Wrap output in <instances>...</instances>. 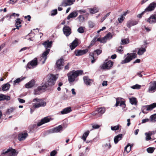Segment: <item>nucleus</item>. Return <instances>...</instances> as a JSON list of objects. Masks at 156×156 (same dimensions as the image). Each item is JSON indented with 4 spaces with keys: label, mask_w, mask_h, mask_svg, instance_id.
Here are the masks:
<instances>
[{
    "label": "nucleus",
    "mask_w": 156,
    "mask_h": 156,
    "mask_svg": "<svg viewBox=\"0 0 156 156\" xmlns=\"http://www.w3.org/2000/svg\"><path fill=\"white\" fill-rule=\"evenodd\" d=\"M46 50L44 51L42 54L41 56L40 57V61H41L42 64H44L47 58V55L49 54L50 51V48H51L52 45L51 41H47L44 42L43 44Z\"/></svg>",
    "instance_id": "nucleus-1"
},
{
    "label": "nucleus",
    "mask_w": 156,
    "mask_h": 156,
    "mask_svg": "<svg viewBox=\"0 0 156 156\" xmlns=\"http://www.w3.org/2000/svg\"><path fill=\"white\" fill-rule=\"evenodd\" d=\"M83 73L82 70H79L76 71L73 70L67 74L68 80L70 83L73 82L75 78L80 75H81Z\"/></svg>",
    "instance_id": "nucleus-2"
},
{
    "label": "nucleus",
    "mask_w": 156,
    "mask_h": 156,
    "mask_svg": "<svg viewBox=\"0 0 156 156\" xmlns=\"http://www.w3.org/2000/svg\"><path fill=\"white\" fill-rule=\"evenodd\" d=\"M57 78L55 75L51 74L48 76V80L43 85L45 86L46 88L48 86L54 85Z\"/></svg>",
    "instance_id": "nucleus-3"
},
{
    "label": "nucleus",
    "mask_w": 156,
    "mask_h": 156,
    "mask_svg": "<svg viewBox=\"0 0 156 156\" xmlns=\"http://www.w3.org/2000/svg\"><path fill=\"white\" fill-rule=\"evenodd\" d=\"M32 101L34 102L33 106L34 108H38L41 107H44L46 105V103L43 100L37 98L33 99Z\"/></svg>",
    "instance_id": "nucleus-4"
},
{
    "label": "nucleus",
    "mask_w": 156,
    "mask_h": 156,
    "mask_svg": "<svg viewBox=\"0 0 156 156\" xmlns=\"http://www.w3.org/2000/svg\"><path fill=\"white\" fill-rule=\"evenodd\" d=\"M18 154L16 152V151L13 149L9 148L7 150H3L2 152V154H6L8 156H16Z\"/></svg>",
    "instance_id": "nucleus-5"
},
{
    "label": "nucleus",
    "mask_w": 156,
    "mask_h": 156,
    "mask_svg": "<svg viewBox=\"0 0 156 156\" xmlns=\"http://www.w3.org/2000/svg\"><path fill=\"white\" fill-rule=\"evenodd\" d=\"M128 56L125 59L122 60L121 64H125L129 62L132 59L136 57V54L134 53H128Z\"/></svg>",
    "instance_id": "nucleus-6"
},
{
    "label": "nucleus",
    "mask_w": 156,
    "mask_h": 156,
    "mask_svg": "<svg viewBox=\"0 0 156 156\" xmlns=\"http://www.w3.org/2000/svg\"><path fill=\"white\" fill-rule=\"evenodd\" d=\"M155 107H156V103H153L150 105L144 106L142 108V112L144 114H146L147 113V111L151 110Z\"/></svg>",
    "instance_id": "nucleus-7"
},
{
    "label": "nucleus",
    "mask_w": 156,
    "mask_h": 156,
    "mask_svg": "<svg viewBox=\"0 0 156 156\" xmlns=\"http://www.w3.org/2000/svg\"><path fill=\"white\" fill-rule=\"evenodd\" d=\"M105 112V109L104 108H97L94 112H92V115H96L97 117L100 116Z\"/></svg>",
    "instance_id": "nucleus-8"
},
{
    "label": "nucleus",
    "mask_w": 156,
    "mask_h": 156,
    "mask_svg": "<svg viewBox=\"0 0 156 156\" xmlns=\"http://www.w3.org/2000/svg\"><path fill=\"white\" fill-rule=\"evenodd\" d=\"M156 91V81L151 82L150 83L148 91L150 93H152Z\"/></svg>",
    "instance_id": "nucleus-9"
},
{
    "label": "nucleus",
    "mask_w": 156,
    "mask_h": 156,
    "mask_svg": "<svg viewBox=\"0 0 156 156\" xmlns=\"http://www.w3.org/2000/svg\"><path fill=\"white\" fill-rule=\"evenodd\" d=\"M113 62L111 61L106 62H104L103 64L100 66L101 69H108L112 66Z\"/></svg>",
    "instance_id": "nucleus-10"
},
{
    "label": "nucleus",
    "mask_w": 156,
    "mask_h": 156,
    "mask_svg": "<svg viewBox=\"0 0 156 156\" xmlns=\"http://www.w3.org/2000/svg\"><path fill=\"white\" fill-rule=\"evenodd\" d=\"M46 89V87L43 85L41 86H40L34 90V94L35 95H39L42 92Z\"/></svg>",
    "instance_id": "nucleus-11"
},
{
    "label": "nucleus",
    "mask_w": 156,
    "mask_h": 156,
    "mask_svg": "<svg viewBox=\"0 0 156 156\" xmlns=\"http://www.w3.org/2000/svg\"><path fill=\"white\" fill-rule=\"evenodd\" d=\"M37 65V58H35L32 60L31 61L29 62L27 65V67L31 69L33 68L34 66H36Z\"/></svg>",
    "instance_id": "nucleus-12"
},
{
    "label": "nucleus",
    "mask_w": 156,
    "mask_h": 156,
    "mask_svg": "<svg viewBox=\"0 0 156 156\" xmlns=\"http://www.w3.org/2000/svg\"><path fill=\"white\" fill-rule=\"evenodd\" d=\"M119 105L123 108H125L126 107L125 102L122 101L121 98H116V103L115 106L117 107Z\"/></svg>",
    "instance_id": "nucleus-13"
},
{
    "label": "nucleus",
    "mask_w": 156,
    "mask_h": 156,
    "mask_svg": "<svg viewBox=\"0 0 156 156\" xmlns=\"http://www.w3.org/2000/svg\"><path fill=\"white\" fill-rule=\"evenodd\" d=\"M64 60L62 58H61L56 62V68L60 69L63 68L64 65Z\"/></svg>",
    "instance_id": "nucleus-14"
},
{
    "label": "nucleus",
    "mask_w": 156,
    "mask_h": 156,
    "mask_svg": "<svg viewBox=\"0 0 156 156\" xmlns=\"http://www.w3.org/2000/svg\"><path fill=\"white\" fill-rule=\"evenodd\" d=\"M51 119V118L50 117H45L44 118V119H42L41 120V121L40 122H39L38 123L37 126H39L44 123L48 122H49L50 121ZM34 126H36V124L34 125Z\"/></svg>",
    "instance_id": "nucleus-15"
},
{
    "label": "nucleus",
    "mask_w": 156,
    "mask_h": 156,
    "mask_svg": "<svg viewBox=\"0 0 156 156\" xmlns=\"http://www.w3.org/2000/svg\"><path fill=\"white\" fill-rule=\"evenodd\" d=\"M75 1V0H63L61 5L64 7L70 5H72Z\"/></svg>",
    "instance_id": "nucleus-16"
},
{
    "label": "nucleus",
    "mask_w": 156,
    "mask_h": 156,
    "mask_svg": "<svg viewBox=\"0 0 156 156\" xmlns=\"http://www.w3.org/2000/svg\"><path fill=\"white\" fill-rule=\"evenodd\" d=\"M88 51L87 49L83 50H77L75 51L74 53L76 56H79L85 54Z\"/></svg>",
    "instance_id": "nucleus-17"
},
{
    "label": "nucleus",
    "mask_w": 156,
    "mask_h": 156,
    "mask_svg": "<svg viewBox=\"0 0 156 156\" xmlns=\"http://www.w3.org/2000/svg\"><path fill=\"white\" fill-rule=\"evenodd\" d=\"M63 127L61 125H59L55 128H53L49 130V133H58L62 131Z\"/></svg>",
    "instance_id": "nucleus-18"
},
{
    "label": "nucleus",
    "mask_w": 156,
    "mask_h": 156,
    "mask_svg": "<svg viewBox=\"0 0 156 156\" xmlns=\"http://www.w3.org/2000/svg\"><path fill=\"white\" fill-rule=\"evenodd\" d=\"M156 7V3H151L145 9V11L149 12L153 10Z\"/></svg>",
    "instance_id": "nucleus-19"
},
{
    "label": "nucleus",
    "mask_w": 156,
    "mask_h": 156,
    "mask_svg": "<svg viewBox=\"0 0 156 156\" xmlns=\"http://www.w3.org/2000/svg\"><path fill=\"white\" fill-rule=\"evenodd\" d=\"M63 31L66 36H69L71 33V30L68 26H65L63 28Z\"/></svg>",
    "instance_id": "nucleus-20"
},
{
    "label": "nucleus",
    "mask_w": 156,
    "mask_h": 156,
    "mask_svg": "<svg viewBox=\"0 0 156 156\" xmlns=\"http://www.w3.org/2000/svg\"><path fill=\"white\" fill-rule=\"evenodd\" d=\"M28 136V134L26 132H23L19 134L18 139L19 141L23 140L25 139Z\"/></svg>",
    "instance_id": "nucleus-21"
},
{
    "label": "nucleus",
    "mask_w": 156,
    "mask_h": 156,
    "mask_svg": "<svg viewBox=\"0 0 156 156\" xmlns=\"http://www.w3.org/2000/svg\"><path fill=\"white\" fill-rule=\"evenodd\" d=\"M147 21L150 24L155 23L156 22V14H154L151 15L148 18Z\"/></svg>",
    "instance_id": "nucleus-22"
},
{
    "label": "nucleus",
    "mask_w": 156,
    "mask_h": 156,
    "mask_svg": "<svg viewBox=\"0 0 156 156\" xmlns=\"http://www.w3.org/2000/svg\"><path fill=\"white\" fill-rule=\"evenodd\" d=\"M138 23V21H137L129 20L127 22V26L130 28L131 26L136 25Z\"/></svg>",
    "instance_id": "nucleus-23"
},
{
    "label": "nucleus",
    "mask_w": 156,
    "mask_h": 156,
    "mask_svg": "<svg viewBox=\"0 0 156 156\" xmlns=\"http://www.w3.org/2000/svg\"><path fill=\"white\" fill-rule=\"evenodd\" d=\"M35 81L34 80H32L25 85V87L30 88L33 87L35 85Z\"/></svg>",
    "instance_id": "nucleus-24"
},
{
    "label": "nucleus",
    "mask_w": 156,
    "mask_h": 156,
    "mask_svg": "<svg viewBox=\"0 0 156 156\" xmlns=\"http://www.w3.org/2000/svg\"><path fill=\"white\" fill-rule=\"evenodd\" d=\"M84 83L87 85H90L93 82V80L89 79L87 76H84L83 78Z\"/></svg>",
    "instance_id": "nucleus-25"
},
{
    "label": "nucleus",
    "mask_w": 156,
    "mask_h": 156,
    "mask_svg": "<svg viewBox=\"0 0 156 156\" xmlns=\"http://www.w3.org/2000/svg\"><path fill=\"white\" fill-rule=\"evenodd\" d=\"M78 45V40L77 39H76L70 45V48L71 50H72L74 49Z\"/></svg>",
    "instance_id": "nucleus-26"
},
{
    "label": "nucleus",
    "mask_w": 156,
    "mask_h": 156,
    "mask_svg": "<svg viewBox=\"0 0 156 156\" xmlns=\"http://www.w3.org/2000/svg\"><path fill=\"white\" fill-rule=\"evenodd\" d=\"M71 108L70 107H68L62 109L61 111V113L62 114H67L71 111Z\"/></svg>",
    "instance_id": "nucleus-27"
},
{
    "label": "nucleus",
    "mask_w": 156,
    "mask_h": 156,
    "mask_svg": "<svg viewBox=\"0 0 156 156\" xmlns=\"http://www.w3.org/2000/svg\"><path fill=\"white\" fill-rule=\"evenodd\" d=\"M122 135L121 134H118L115 136L114 138V142L115 144H117L118 142L122 138Z\"/></svg>",
    "instance_id": "nucleus-28"
},
{
    "label": "nucleus",
    "mask_w": 156,
    "mask_h": 156,
    "mask_svg": "<svg viewBox=\"0 0 156 156\" xmlns=\"http://www.w3.org/2000/svg\"><path fill=\"white\" fill-rule=\"evenodd\" d=\"M90 13L93 14L98 12L99 11V9L98 7H94L93 8H87Z\"/></svg>",
    "instance_id": "nucleus-29"
},
{
    "label": "nucleus",
    "mask_w": 156,
    "mask_h": 156,
    "mask_svg": "<svg viewBox=\"0 0 156 156\" xmlns=\"http://www.w3.org/2000/svg\"><path fill=\"white\" fill-rule=\"evenodd\" d=\"M77 15V13L76 12H73L70 13L67 17L68 20L70 18L76 17Z\"/></svg>",
    "instance_id": "nucleus-30"
},
{
    "label": "nucleus",
    "mask_w": 156,
    "mask_h": 156,
    "mask_svg": "<svg viewBox=\"0 0 156 156\" xmlns=\"http://www.w3.org/2000/svg\"><path fill=\"white\" fill-rule=\"evenodd\" d=\"M15 25L16 28L18 29H19V28L21 26V21L20 18H17L16 20Z\"/></svg>",
    "instance_id": "nucleus-31"
},
{
    "label": "nucleus",
    "mask_w": 156,
    "mask_h": 156,
    "mask_svg": "<svg viewBox=\"0 0 156 156\" xmlns=\"http://www.w3.org/2000/svg\"><path fill=\"white\" fill-rule=\"evenodd\" d=\"M153 132V133H154V132ZM153 134L152 132H150L149 133H145V134L146 136V140L148 141L151 139V136Z\"/></svg>",
    "instance_id": "nucleus-32"
},
{
    "label": "nucleus",
    "mask_w": 156,
    "mask_h": 156,
    "mask_svg": "<svg viewBox=\"0 0 156 156\" xmlns=\"http://www.w3.org/2000/svg\"><path fill=\"white\" fill-rule=\"evenodd\" d=\"M10 85L8 83H6L2 85V90L5 91L9 89L10 87Z\"/></svg>",
    "instance_id": "nucleus-33"
},
{
    "label": "nucleus",
    "mask_w": 156,
    "mask_h": 156,
    "mask_svg": "<svg viewBox=\"0 0 156 156\" xmlns=\"http://www.w3.org/2000/svg\"><path fill=\"white\" fill-rule=\"evenodd\" d=\"M10 99V97L7 96L4 94H0V101L4 100H9Z\"/></svg>",
    "instance_id": "nucleus-34"
},
{
    "label": "nucleus",
    "mask_w": 156,
    "mask_h": 156,
    "mask_svg": "<svg viewBox=\"0 0 156 156\" xmlns=\"http://www.w3.org/2000/svg\"><path fill=\"white\" fill-rule=\"evenodd\" d=\"M146 51V49L144 48H141L139 49L137 52V54L139 55H142Z\"/></svg>",
    "instance_id": "nucleus-35"
},
{
    "label": "nucleus",
    "mask_w": 156,
    "mask_h": 156,
    "mask_svg": "<svg viewBox=\"0 0 156 156\" xmlns=\"http://www.w3.org/2000/svg\"><path fill=\"white\" fill-rule=\"evenodd\" d=\"M130 102L132 105H136L137 104V101L136 98H129Z\"/></svg>",
    "instance_id": "nucleus-36"
},
{
    "label": "nucleus",
    "mask_w": 156,
    "mask_h": 156,
    "mask_svg": "<svg viewBox=\"0 0 156 156\" xmlns=\"http://www.w3.org/2000/svg\"><path fill=\"white\" fill-rule=\"evenodd\" d=\"M89 133V131H87V132H85V133H83L81 138L84 141H85L86 140V138L87 137Z\"/></svg>",
    "instance_id": "nucleus-37"
},
{
    "label": "nucleus",
    "mask_w": 156,
    "mask_h": 156,
    "mask_svg": "<svg viewBox=\"0 0 156 156\" xmlns=\"http://www.w3.org/2000/svg\"><path fill=\"white\" fill-rule=\"evenodd\" d=\"M131 146L130 144H128L125 147L124 150L126 151L127 153H129L131 151Z\"/></svg>",
    "instance_id": "nucleus-38"
},
{
    "label": "nucleus",
    "mask_w": 156,
    "mask_h": 156,
    "mask_svg": "<svg viewBox=\"0 0 156 156\" xmlns=\"http://www.w3.org/2000/svg\"><path fill=\"white\" fill-rule=\"evenodd\" d=\"M129 43V40L128 39H121V44L124 45L128 44Z\"/></svg>",
    "instance_id": "nucleus-39"
},
{
    "label": "nucleus",
    "mask_w": 156,
    "mask_h": 156,
    "mask_svg": "<svg viewBox=\"0 0 156 156\" xmlns=\"http://www.w3.org/2000/svg\"><path fill=\"white\" fill-rule=\"evenodd\" d=\"M106 40H109L111 39L112 37V36L111 33H108L105 36Z\"/></svg>",
    "instance_id": "nucleus-40"
},
{
    "label": "nucleus",
    "mask_w": 156,
    "mask_h": 156,
    "mask_svg": "<svg viewBox=\"0 0 156 156\" xmlns=\"http://www.w3.org/2000/svg\"><path fill=\"white\" fill-rule=\"evenodd\" d=\"M141 86L138 84H136V85L131 87V88L133 89H139L140 88Z\"/></svg>",
    "instance_id": "nucleus-41"
},
{
    "label": "nucleus",
    "mask_w": 156,
    "mask_h": 156,
    "mask_svg": "<svg viewBox=\"0 0 156 156\" xmlns=\"http://www.w3.org/2000/svg\"><path fill=\"white\" fill-rule=\"evenodd\" d=\"M121 126L118 125L117 126H111V129L112 130H118L119 129V127Z\"/></svg>",
    "instance_id": "nucleus-42"
},
{
    "label": "nucleus",
    "mask_w": 156,
    "mask_h": 156,
    "mask_svg": "<svg viewBox=\"0 0 156 156\" xmlns=\"http://www.w3.org/2000/svg\"><path fill=\"white\" fill-rule=\"evenodd\" d=\"M154 147H150L147 149V152L149 153H152L154 151Z\"/></svg>",
    "instance_id": "nucleus-43"
},
{
    "label": "nucleus",
    "mask_w": 156,
    "mask_h": 156,
    "mask_svg": "<svg viewBox=\"0 0 156 156\" xmlns=\"http://www.w3.org/2000/svg\"><path fill=\"white\" fill-rule=\"evenodd\" d=\"M90 56L93 58V59L91 60V62L93 63L95 62V61L96 60V59L94 58V53L93 52L90 53Z\"/></svg>",
    "instance_id": "nucleus-44"
},
{
    "label": "nucleus",
    "mask_w": 156,
    "mask_h": 156,
    "mask_svg": "<svg viewBox=\"0 0 156 156\" xmlns=\"http://www.w3.org/2000/svg\"><path fill=\"white\" fill-rule=\"evenodd\" d=\"M125 17L123 16V15H122L120 17L118 18V20L119 23H121L123 20L124 19Z\"/></svg>",
    "instance_id": "nucleus-45"
},
{
    "label": "nucleus",
    "mask_w": 156,
    "mask_h": 156,
    "mask_svg": "<svg viewBox=\"0 0 156 156\" xmlns=\"http://www.w3.org/2000/svg\"><path fill=\"white\" fill-rule=\"evenodd\" d=\"M77 31L80 33H83L84 32V28L83 27H80L77 30Z\"/></svg>",
    "instance_id": "nucleus-46"
},
{
    "label": "nucleus",
    "mask_w": 156,
    "mask_h": 156,
    "mask_svg": "<svg viewBox=\"0 0 156 156\" xmlns=\"http://www.w3.org/2000/svg\"><path fill=\"white\" fill-rule=\"evenodd\" d=\"M150 118L151 119V121H153V120L155 121V119L156 118V114H154V115H151Z\"/></svg>",
    "instance_id": "nucleus-47"
},
{
    "label": "nucleus",
    "mask_w": 156,
    "mask_h": 156,
    "mask_svg": "<svg viewBox=\"0 0 156 156\" xmlns=\"http://www.w3.org/2000/svg\"><path fill=\"white\" fill-rule=\"evenodd\" d=\"M21 81V80L20 78H17L16 80L14 81V85H15L16 83H18Z\"/></svg>",
    "instance_id": "nucleus-48"
},
{
    "label": "nucleus",
    "mask_w": 156,
    "mask_h": 156,
    "mask_svg": "<svg viewBox=\"0 0 156 156\" xmlns=\"http://www.w3.org/2000/svg\"><path fill=\"white\" fill-rule=\"evenodd\" d=\"M88 10V9H87H87L80 10L79 11H78V12L80 14H82L83 13H85L87 12Z\"/></svg>",
    "instance_id": "nucleus-49"
},
{
    "label": "nucleus",
    "mask_w": 156,
    "mask_h": 156,
    "mask_svg": "<svg viewBox=\"0 0 156 156\" xmlns=\"http://www.w3.org/2000/svg\"><path fill=\"white\" fill-rule=\"evenodd\" d=\"M57 13V9H55L51 11V15L54 16L56 15Z\"/></svg>",
    "instance_id": "nucleus-50"
},
{
    "label": "nucleus",
    "mask_w": 156,
    "mask_h": 156,
    "mask_svg": "<svg viewBox=\"0 0 156 156\" xmlns=\"http://www.w3.org/2000/svg\"><path fill=\"white\" fill-rule=\"evenodd\" d=\"M88 24L89 27L91 28H93L94 26V23L91 21L89 22Z\"/></svg>",
    "instance_id": "nucleus-51"
},
{
    "label": "nucleus",
    "mask_w": 156,
    "mask_h": 156,
    "mask_svg": "<svg viewBox=\"0 0 156 156\" xmlns=\"http://www.w3.org/2000/svg\"><path fill=\"white\" fill-rule=\"evenodd\" d=\"M102 52V50L100 49H97L94 51V52L96 53L98 55H100Z\"/></svg>",
    "instance_id": "nucleus-52"
},
{
    "label": "nucleus",
    "mask_w": 156,
    "mask_h": 156,
    "mask_svg": "<svg viewBox=\"0 0 156 156\" xmlns=\"http://www.w3.org/2000/svg\"><path fill=\"white\" fill-rule=\"evenodd\" d=\"M96 39L97 37H94L93 39V40L91 41L90 44L91 45H94L96 42V41H97Z\"/></svg>",
    "instance_id": "nucleus-53"
},
{
    "label": "nucleus",
    "mask_w": 156,
    "mask_h": 156,
    "mask_svg": "<svg viewBox=\"0 0 156 156\" xmlns=\"http://www.w3.org/2000/svg\"><path fill=\"white\" fill-rule=\"evenodd\" d=\"M18 100L19 101L20 103H24L25 102V101L24 100H23V99H21V98H18Z\"/></svg>",
    "instance_id": "nucleus-54"
},
{
    "label": "nucleus",
    "mask_w": 156,
    "mask_h": 156,
    "mask_svg": "<svg viewBox=\"0 0 156 156\" xmlns=\"http://www.w3.org/2000/svg\"><path fill=\"white\" fill-rule=\"evenodd\" d=\"M56 151H51L50 154L51 156H54L56 154Z\"/></svg>",
    "instance_id": "nucleus-55"
},
{
    "label": "nucleus",
    "mask_w": 156,
    "mask_h": 156,
    "mask_svg": "<svg viewBox=\"0 0 156 156\" xmlns=\"http://www.w3.org/2000/svg\"><path fill=\"white\" fill-rule=\"evenodd\" d=\"M100 126L98 125L94 124L92 126V127L94 129H98L99 127Z\"/></svg>",
    "instance_id": "nucleus-56"
},
{
    "label": "nucleus",
    "mask_w": 156,
    "mask_h": 156,
    "mask_svg": "<svg viewBox=\"0 0 156 156\" xmlns=\"http://www.w3.org/2000/svg\"><path fill=\"white\" fill-rule=\"evenodd\" d=\"M70 65L69 63H68L67 65L65 66V70H68L69 69Z\"/></svg>",
    "instance_id": "nucleus-57"
},
{
    "label": "nucleus",
    "mask_w": 156,
    "mask_h": 156,
    "mask_svg": "<svg viewBox=\"0 0 156 156\" xmlns=\"http://www.w3.org/2000/svg\"><path fill=\"white\" fill-rule=\"evenodd\" d=\"M149 119H143L142 120L141 123H145L147 122H148L149 121Z\"/></svg>",
    "instance_id": "nucleus-58"
},
{
    "label": "nucleus",
    "mask_w": 156,
    "mask_h": 156,
    "mask_svg": "<svg viewBox=\"0 0 156 156\" xmlns=\"http://www.w3.org/2000/svg\"><path fill=\"white\" fill-rule=\"evenodd\" d=\"M101 38V43H105L106 42L107 40H106L105 37H104Z\"/></svg>",
    "instance_id": "nucleus-59"
},
{
    "label": "nucleus",
    "mask_w": 156,
    "mask_h": 156,
    "mask_svg": "<svg viewBox=\"0 0 156 156\" xmlns=\"http://www.w3.org/2000/svg\"><path fill=\"white\" fill-rule=\"evenodd\" d=\"M18 0H10L9 1L10 4H13L16 2Z\"/></svg>",
    "instance_id": "nucleus-60"
},
{
    "label": "nucleus",
    "mask_w": 156,
    "mask_h": 156,
    "mask_svg": "<svg viewBox=\"0 0 156 156\" xmlns=\"http://www.w3.org/2000/svg\"><path fill=\"white\" fill-rule=\"evenodd\" d=\"M31 16L30 15H28L27 16H26L24 17V18L25 19H27V18H28L27 20L28 21H30V19H31Z\"/></svg>",
    "instance_id": "nucleus-61"
},
{
    "label": "nucleus",
    "mask_w": 156,
    "mask_h": 156,
    "mask_svg": "<svg viewBox=\"0 0 156 156\" xmlns=\"http://www.w3.org/2000/svg\"><path fill=\"white\" fill-rule=\"evenodd\" d=\"M145 11L143 12H142V13H140V14H138V15H137V17L138 18H141L143 15V14H144V12H145Z\"/></svg>",
    "instance_id": "nucleus-62"
},
{
    "label": "nucleus",
    "mask_w": 156,
    "mask_h": 156,
    "mask_svg": "<svg viewBox=\"0 0 156 156\" xmlns=\"http://www.w3.org/2000/svg\"><path fill=\"white\" fill-rule=\"evenodd\" d=\"M13 111V109L12 108H10L8 109L7 112H8L9 113H10L12 112Z\"/></svg>",
    "instance_id": "nucleus-63"
},
{
    "label": "nucleus",
    "mask_w": 156,
    "mask_h": 156,
    "mask_svg": "<svg viewBox=\"0 0 156 156\" xmlns=\"http://www.w3.org/2000/svg\"><path fill=\"white\" fill-rule=\"evenodd\" d=\"M117 51L119 52H121L123 51L122 48L121 46L119 47L117 49Z\"/></svg>",
    "instance_id": "nucleus-64"
}]
</instances>
